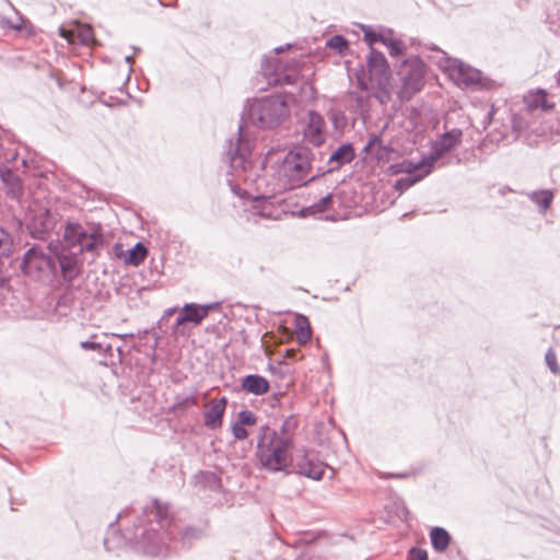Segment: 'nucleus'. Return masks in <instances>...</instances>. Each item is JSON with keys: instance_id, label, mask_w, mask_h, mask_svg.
<instances>
[{"instance_id": "35", "label": "nucleus", "mask_w": 560, "mask_h": 560, "mask_svg": "<svg viewBox=\"0 0 560 560\" xmlns=\"http://www.w3.org/2000/svg\"><path fill=\"white\" fill-rule=\"evenodd\" d=\"M97 337L96 334L91 336L92 340H85L80 342V348L86 351H95L98 354L106 357L112 351L110 345H104L102 342L94 341Z\"/></svg>"}, {"instance_id": "16", "label": "nucleus", "mask_w": 560, "mask_h": 560, "mask_svg": "<svg viewBox=\"0 0 560 560\" xmlns=\"http://www.w3.org/2000/svg\"><path fill=\"white\" fill-rule=\"evenodd\" d=\"M228 399L221 397L212 399L206 405L205 410V425L209 429L215 430L222 425V419L226 409Z\"/></svg>"}, {"instance_id": "24", "label": "nucleus", "mask_w": 560, "mask_h": 560, "mask_svg": "<svg viewBox=\"0 0 560 560\" xmlns=\"http://www.w3.org/2000/svg\"><path fill=\"white\" fill-rule=\"evenodd\" d=\"M299 72H258L256 80L272 85H293L296 82Z\"/></svg>"}, {"instance_id": "3", "label": "nucleus", "mask_w": 560, "mask_h": 560, "mask_svg": "<svg viewBox=\"0 0 560 560\" xmlns=\"http://www.w3.org/2000/svg\"><path fill=\"white\" fill-rule=\"evenodd\" d=\"M292 94H276L255 100L248 109L250 122L262 129L275 128L284 122L293 110Z\"/></svg>"}, {"instance_id": "29", "label": "nucleus", "mask_w": 560, "mask_h": 560, "mask_svg": "<svg viewBox=\"0 0 560 560\" xmlns=\"http://www.w3.org/2000/svg\"><path fill=\"white\" fill-rule=\"evenodd\" d=\"M359 27L363 32L364 42L369 45L370 49L376 43L384 44L388 35H393L392 30H385L384 32H375L371 26L365 24H359Z\"/></svg>"}, {"instance_id": "6", "label": "nucleus", "mask_w": 560, "mask_h": 560, "mask_svg": "<svg viewBox=\"0 0 560 560\" xmlns=\"http://www.w3.org/2000/svg\"><path fill=\"white\" fill-rule=\"evenodd\" d=\"M173 314H175V306L165 311L164 317L159 320L158 330H154L152 334L144 331L145 342L148 343L149 339H152L150 347L154 350L153 359L163 362L168 369H172L175 363L174 347L171 345L175 340V324L167 325L168 319L165 317H170Z\"/></svg>"}, {"instance_id": "1", "label": "nucleus", "mask_w": 560, "mask_h": 560, "mask_svg": "<svg viewBox=\"0 0 560 560\" xmlns=\"http://www.w3.org/2000/svg\"><path fill=\"white\" fill-rule=\"evenodd\" d=\"M173 526L170 505L154 499L142 509L132 525L124 529L121 538L145 555L165 557L170 553V544L174 539Z\"/></svg>"}, {"instance_id": "25", "label": "nucleus", "mask_w": 560, "mask_h": 560, "mask_svg": "<svg viewBox=\"0 0 560 560\" xmlns=\"http://www.w3.org/2000/svg\"><path fill=\"white\" fill-rule=\"evenodd\" d=\"M433 164L430 156L417 163L405 161L401 163L400 171L407 173L408 176H421L422 179L432 172Z\"/></svg>"}, {"instance_id": "54", "label": "nucleus", "mask_w": 560, "mask_h": 560, "mask_svg": "<svg viewBox=\"0 0 560 560\" xmlns=\"http://www.w3.org/2000/svg\"><path fill=\"white\" fill-rule=\"evenodd\" d=\"M104 546H105V549L108 550V551H112L116 548V546H113L112 545V538L110 537H106L104 539Z\"/></svg>"}, {"instance_id": "21", "label": "nucleus", "mask_w": 560, "mask_h": 560, "mask_svg": "<svg viewBox=\"0 0 560 560\" xmlns=\"http://www.w3.org/2000/svg\"><path fill=\"white\" fill-rule=\"evenodd\" d=\"M54 257L56 258V265H59L62 279L72 282L80 273L77 257L72 254H61Z\"/></svg>"}, {"instance_id": "30", "label": "nucleus", "mask_w": 560, "mask_h": 560, "mask_svg": "<svg viewBox=\"0 0 560 560\" xmlns=\"http://www.w3.org/2000/svg\"><path fill=\"white\" fill-rule=\"evenodd\" d=\"M525 102L530 109L540 108L542 110H549L553 108V104L547 101V93L544 90H537L536 92L529 93L525 97Z\"/></svg>"}, {"instance_id": "18", "label": "nucleus", "mask_w": 560, "mask_h": 560, "mask_svg": "<svg viewBox=\"0 0 560 560\" xmlns=\"http://www.w3.org/2000/svg\"><path fill=\"white\" fill-rule=\"evenodd\" d=\"M114 252L115 255L118 258H121L126 265L131 266H139L144 261L148 255V248L141 242L136 243L133 247L126 252L122 249L121 244H115Z\"/></svg>"}, {"instance_id": "15", "label": "nucleus", "mask_w": 560, "mask_h": 560, "mask_svg": "<svg viewBox=\"0 0 560 560\" xmlns=\"http://www.w3.org/2000/svg\"><path fill=\"white\" fill-rule=\"evenodd\" d=\"M431 50L432 54L428 55L427 58L431 65H435L439 70H477L476 68L465 65L459 59L451 58L445 51L438 47H434Z\"/></svg>"}, {"instance_id": "26", "label": "nucleus", "mask_w": 560, "mask_h": 560, "mask_svg": "<svg viewBox=\"0 0 560 560\" xmlns=\"http://www.w3.org/2000/svg\"><path fill=\"white\" fill-rule=\"evenodd\" d=\"M242 388L249 394L262 395L269 390V383L265 377L252 374L242 380Z\"/></svg>"}, {"instance_id": "7", "label": "nucleus", "mask_w": 560, "mask_h": 560, "mask_svg": "<svg viewBox=\"0 0 560 560\" xmlns=\"http://www.w3.org/2000/svg\"><path fill=\"white\" fill-rule=\"evenodd\" d=\"M21 269L23 273L36 281L48 280L56 276V258L39 247L28 248L23 257Z\"/></svg>"}, {"instance_id": "58", "label": "nucleus", "mask_w": 560, "mask_h": 560, "mask_svg": "<svg viewBox=\"0 0 560 560\" xmlns=\"http://www.w3.org/2000/svg\"><path fill=\"white\" fill-rule=\"evenodd\" d=\"M301 317H303V316L301 315V316H299V317L296 318V329H301V328H304V327H305V325H304V324H302V322H301Z\"/></svg>"}, {"instance_id": "2", "label": "nucleus", "mask_w": 560, "mask_h": 560, "mask_svg": "<svg viewBox=\"0 0 560 560\" xmlns=\"http://www.w3.org/2000/svg\"><path fill=\"white\" fill-rule=\"evenodd\" d=\"M293 441L288 434H278L267 425L260 427L256 457L262 468L271 471H287L290 466V451Z\"/></svg>"}, {"instance_id": "52", "label": "nucleus", "mask_w": 560, "mask_h": 560, "mask_svg": "<svg viewBox=\"0 0 560 560\" xmlns=\"http://www.w3.org/2000/svg\"><path fill=\"white\" fill-rule=\"evenodd\" d=\"M291 47H292V44H285L282 46H278L273 49V54L280 55V54L284 52L285 50H289Z\"/></svg>"}, {"instance_id": "41", "label": "nucleus", "mask_w": 560, "mask_h": 560, "mask_svg": "<svg viewBox=\"0 0 560 560\" xmlns=\"http://www.w3.org/2000/svg\"><path fill=\"white\" fill-rule=\"evenodd\" d=\"M302 324L305 325L304 328L296 329V339L300 345H305L311 340L312 331L310 327L308 319L306 317H301Z\"/></svg>"}, {"instance_id": "47", "label": "nucleus", "mask_w": 560, "mask_h": 560, "mask_svg": "<svg viewBox=\"0 0 560 560\" xmlns=\"http://www.w3.org/2000/svg\"><path fill=\"white\" fill-rule=\"evenodd\" d=\"M428 553L423 549L412 548L409 551L408 560H427Z\"/></svg>"}, {"instance_id": "51", "label": "nucleus", "mask_w": 560, "mask_h": 560, "mask_svg": "<svg viewBox=\"0 0 560 560\" xmlns=\"http://www.w3.org/2000/svg\"><path fill=\"white\" fill-rule=\"evenodd\" d=\"M89 234L82 226H81V230L77 233L78 235V241H77V244L75 245H80L82 242H85V240L89 238Z\"/></svg>"}, {"instance_id": "53", "label": "nucleus", "mask_w": 560, "mask_h": 560, "mask_svg": "<svg viewBox=\"0 0 560 560\" xmlns=\"http://www.w3.org/2000/svg\"><path fill=\"white\" fill-rule=\"evenodd\" d=\"M317 537L316 536H313L312 538H301L296 541V545H308L311 542H313Z\"/></svg>"}, {"instance_id": "37", "label": "nucleus", "mask_w": 560, "mask_h": 560, "mask_svg": "<svg viewBox=\"0 0 560 560\" xmlns=\"http://www.w3.org/2000/svg\"><path fill=\"white\" fill-rule=\"evenodd\" d=\"M393 58H400L405 56L406 45L402 40L394 38L392 35H388L385 43L383 44Z\"/></svg>"}, {"instance_id": "36", "label": "nucleus", "mask_w": 560, "mask_h": 560, "mask_svg": "<svg viewBox=\"0 0 560 560\" xmlns=\"http://www.w3.org/2000/svg\"><path fill=\"white\" fill-rule=\"evenodd\" d=\"M326 47L343 56L350 49L349 42L342 35H334L326 40Z\"/></svg>"}, {"instance_id": "27", "label": "nucleus", "mask_w": 560, "mask_h": 560, "mask_svg": "<svg viewBox=\"0 0 560 560\" xmlns=\"http://www.w3.org/2000/svg\"><path fill=\"white\" fill-rule=\"evenodd\" d=\"M284 94H292L294 96L295 101L293 108L299 105H307L316 98V91L308 82H303L296 94L292 91H287Z\"/></svg>"}, {"instance_id": "45", "label": "nucleus", "mask_w": 560, "mask_h": 560, "mask_svg": "<svg viewBox=\"0 0 560 560\" xmlns=\"http://www.w3.org/2000/svg\"><path fill=\"white\" fill-rule=\"evenodd\" d=\"M280 59L275 56H265L261 59V70H279Z\"/></svg>"}, {"instance_id": "56", "label": "nucleus", "mask_w": 560, "mask_h": 560, "mask_svg": "<svg viewBox=\"0 0 560 560\" xmlns=\"http://www.w3.org/2000/svg\"><path fill=\"white\" fill-rule=\"evenodd\" d=\"M295 354H296V350H294V349H288L285 351V358H288V359H293L295 357Z\"/></svg>"}, {"instance_id": "57", "label": "nucleus", "mask_w": 560, "mask_h": 560, "mask_svg": "<svg viewBox=\"0 0 560 560\" xmlns=\"http://www.w3.org/2000/svg\"><path fill=\"white\" fill-rule=\"evenodd\" d=\"M8 26L10 28H13L15 31H21L23 28V25L21 23L14 24V23H8Z\"/></svg>"}, {"instance_id": "61", "label": "nucleus", "mask_w": 560, "mask_h": 560, "mask_svg": "<svg viewBox=\"0 0 560 560\" xmlns=\"http://www.w3.org/2000/svg\"><path fill=\"white\" fill-rule=\"evenodd\" d=\"M267 161H268V162H270V161H271V155H270V154H268V156H267Z\"/></svg>"}, {"instance_id": "39", "label": "nucleus", "mask_w": 560, "mask_h": 560, "mask_svg": "<svg viewBox=\"0 0 560 560\" xmlns=\"http://www.w3.org/2000/svg\"><path fill=\"white\" fill-rule=\"evenodd\" d=\"M13 241L11 235L0 226V258L12 254Z\"/></svg>"}, {"instance_id": "60", "label": "nucleus", "mask_w": 560, "mask_h": 560, "mask_svg": "<svg viewBox=\"0 0 560 560\" xmlns=\"http://www.w3.org/2000/svg\"><path fill=\"white\" fill-rule=\"evenodd\" d=\"M132 72H128L126 80L128 81L130 79ZM135 74H142L143 72H133Z\"/></svg>"}, {"instance_id": "12", "label": "nucleus", "mask_w": 560, "mask_h": 560, "mask_svg": "<svg viewBox=\"0 0 560 560\" xmlns=\"http://www.w3.org/2000/svg\"><path fill=\"white\" fill-rule=\"evenodd\" d=\"M458 88L471 91L492 89L494 83L483 78L481 72H445Z\"/></svg>"}, {"instance_id": "46", "label": "nucleus", "mask_w": 560, "mask_h": 560, "mask_svg": "<svg viewBox=\"0 0 560 560\" xmlns=\"http://www.w3.org/2000/svg\"><path fill=\"white\" fill-rule=\"evenodd\" d=\"M545 361L552 373H555V374L560 373V369L557 364L556 353L551 349L546 353Z\"/></svg>"}, {"instance_id": "14", "label": "nucleus", "mask_w": 560, "mask_h": 560, "mask_svg": "<svg viewBox=\"0 0 560 560\" xmlns=\"http://www.w3.org/2000/svg\"><path fill=\"white\" fill-rule=\"evenodd\" d=\"M59 35L72 45L90 46L94 42L93 27L80 22H77L74 27L71 28L60 27Z\"/></svg>"}, {"instance_id": "8", "label": "nucleus", "mask_w": 560, "mask_h": 560, "mask_svg": "<svg viewBox=\"0 0 560 560\" xmlns=\"http://www.w3.org/2000/svg\"><path fill=\"white\" fill-rule=\"evenodd\" d=\"M389 74L390 72H353L358 86L381 102L389 94Z\"/></svg>"}, {"instance_id": "55", "label": "nucleus", "mask_w": 560, "mask_h": 560, "mask_svg": "<svg viewBox=\"0 0 560 560\" xmlns=\"http://www.w3.org/2000/svg\"><path fill=\"white\" fill-rule=\"evenodd\" d=\"M125 60L129 63V70H133L132 66H133V62H135V57L133 56H126Z\"/></svg>"}, {"instance_id": "19", "label": "nucleus", "mask_w": 560, "mask_h": 560, "mask_svg": "<svg viewBox=\"0 0 560 560\" xmlns=\"http://www.w3.org/2000/svg\"><path fill=\"white\" fill-rule=\"evenodd\" d=\"M0 179L5 187L7 196L11 199L19 200L23 192V185L19 175L15 174L10 167L1 164Z\"/></svg>"}, {"instance_id": "50", "label": "nucleus", "mask_w": 560, "mask_h": 560, "mask_svg": "<svg viewBox=\"0 0 560 560\" xmlns=\"http://www.w3.org/2000/svg\"><path fill=\"white\" fill-rule=\"evenodd\" d=\"M62 72H50V78L55 80L60 90H65V82L60 75Z\"/></svg>"}, {"instance_id": "42", "label": "nucleus", "mask_w": 560, "mask_h": 560, "mask_svg": "<svg viewBox=\"0 0 560 560\" xmlns=\"http://www.w3.org/2000/svg\"><path fill=\"white\" fill-rule=\"evenodd\" d=\"M81 230V224L79 223H68L65 228L63 237L71 245H75L78 241L77 233Z\"/></svg>"}, {"instance_id": "10", "label": "nucleus", "mask_w": 560, "mask_h": 560, "mask_svg": "<svg viewBox=\"0 0 560 560\" xmlns=\"http://www.w3.org/2000/svg\"><path fill=\"white\" fill-rule=\"evenodd\" d=\"M57 224V213L49 209H42L32 214L26 222V229L31 236L37 240H46Z\"/></svg>"}, {"instance_id": "40", "label": "nucleus", "mask_w": 560, "mask_h": 560, "mask_svg": "<svg viewBox=\"0 0 560 560\" xmlns=\"http://www.w3.org/2000/svg\"><path fill=\"white\" fill-rule=\"evenodd\" d=\"M553 195L549 190H542L540 192H535L533 195V200L542 208V210H547L552 201Z\"/></svg>"}, {"instance_id": "9", "label": "nucleus", "mask_w": 560, "mask_h": 560, "mask_svg": "<svg viewBox=\"0 0 560 560\" xmlns=\"http://www.w3.org/2000/svg\"><path fill=\"white\" fill-rule=\"evenodd\" d=\"M291 463L294 464L300 475L314 480H320L326 468V465L316 457L314 452L304 448L296 450L294 455L291 456Z\"/></svg>"}, {"instance_id": "20", "label": "nucleus", "mask_w": 560, "mask_h": 560, "mask_svg": "<svg viewBox=\"0 0 560 560\" xmlns=\"http://www.w3.org/2000/svg\"><path fill=\"white\" fill-rule=\"evenodd\" d=\"M257 424V417L249 410H242L237 415V420L232 425V433L235 440H245L249 435L248 428Z\"/></svg>"}, {"instance_id": "34", "label": "nucleus", "mask_w": 560, "mask_h": 560, "mask_svg": "<svg viewBox=\"0 0 560 560\" xmlns=\"http://www.w3.org/2000/svg\"><path fill=\"white\" fill-rule=\"evenodd\" d=\"M369 70H389V65L385 55L374 48H371L366 57Z\"/></svg>"}, {"instance_id": "49", "label": "nucleus", "mask_w": 560, "mask_h": 560, "mask_svg": "<svg viewBox=\"0 0 560 560\" xmlns=\"http://www.w3.org/2000/svg\"><path fill=\"white\" fill-rule=\"evenodd\" d=\"M378 143H381V139H380V137H378V136H376V135H372V136L370 137V139H369V141H368V143H366V145H365V148H364V150H365L366 152H370V151H372V150L374 149V147H375L376 144H378Z\"/></svg>"}, {"instance_id": "32", "label": "nucleus", "mask_w": 560, "mask_h": 560, "mask_svg": "<svg viewBox=\"0 0 560 560\" xmlns=\"http://www.w3.org/2000/svg\"><path fill=\"white\" fill-rule=\"evenodd\" d=\"M401 80L404 82L402 93L408 94V96L420 91L423 86V78L421 72H407V75L402 77Z\"/></svg>"}, {"instance_id": "38", "label": "nucleus", "mask_w": 560, "mask_h": 560, "mask_svg": "<svg viewBox=\"0 0 560 560\" xmlns=\"http://www.w3.org/2000/svg\"><path fill=\"white\" fill-rule=\"evenodd\" d=\"M332 206V195L328 194L325 197L320 198L318 202L311 205L305 208L304 211L310 214H320L327 210H329Z\"/></svg>"}, {"instance_id": "33", "label": "nucleus", "mask_w": 560, "mask_h": 560, "mask_svg": "<svg viewBox=\"0 0 560 560\" xmlns=\"http://www.w3.org/2000/svg\"><path fill=\"white\" fill-rule=\"evenodd\" d=\"M430 537L433 548L439 552L446 550L451 541L450 534L442 527L433 528Z\"/></svg>"}, {"instance_id": "22", "label": "nucleus", "mask_w": 560, "mask_h": 560, "mask_svg": "<svg viewBox=\"0 0 560 560\" xmlns=\"http://www.w3.org/2000/svg\"><path fill=\"white\" fill-rule=\"evenodd\" d=\"M250 155V147L247 141H244L242 136L238 137L236 148L230 155V164L234 171H245L249 164L248 158Z\"/></svg>"}, {"instance_id": "31", "label": "nucleus", "mask_w": 560, "mask_h": 560, "mask_svg": "<svg viewBox=\"0 0 560 560\" xmlns=\"http://www.w3.org/2000/svg\"><path fill=\"white\" fill-rule=\"evenodd\" d=\"M104 241L105 240H104V235L102 232V228L100 224H97L96 226H94L91 230V232L89 234V238L85 240V242H82L79 246H80L81 250L94 252L100 246L104 245Z\"/></svg>"}, {"instance_id": "48", "label": "nucleus", "mask_w": 560, "mask_h": 560, "mask_svg": "<svg viewBox=\"0 0 560 560\" xmlns=\"http://www.w3.org/2000/svg\"><path fill=\"white\" fill-rule=\"evenodd\" d=\"M202 478L210 483L212 489H217L220 487V479L213 472H205L202 474Z\"/></svg>"}, {"instance_id": "13", "label": "nucleus", "mask_w": 560, "mask_h": 560, "mask_svg": "<svg viewBox=\"0 0 560 560\" xmlns=\"http://www.w3.org/2000/svg\"><path fill=\"white\" fill-rule=\"evenodd\" d=\"M304 138L310 143L318 147L326 140L325 120L323 116L313 109L307 110V120L303 130Z\"/></svg>"}, {"instance_id": "28", "label": "nucleus", "mask_w": 560, "mask_h": 560, "mask_svg": "<svg viewBox=\"0 0 560 560\" xmlns=\"http://www.w3.org/2000/svg\"><path fill=\"white\" fill-rule=\"evenodd\" d=\"M253 220L256 222V217L266 218V219H278L277 215L273 214V206L272 202L268 198H257L255 205L253 206V210L250 211Z\"/></svg>"}, {"instance_id": "4", "label": "nucleus", "mask_w": 560, "mask_h": 560, "mask_svg": "<svg viewBox=\"0 0 560 560\" xmlns=\"http://www.w3.org/2000/svg\"><path fill=\"white\" fill-rule=\"evenodd\" d=\"M129 409L140 417H154L158 422H166L167 427L172 429L175 416V394L173 390L166 394L143 389L139 395L130 398Z\"/></svg>"}, {"instance_id": "59", "label": "nucleus", "mask_w": 560, "mask_h": 560, "mask_svg": "<svg viewBox=\"0 0 560 560\" xmlns=\"http://www.w3.org/2000/svg\"><path fill=\"white\" fill-rule=\"evenodd\" d=\"M121 517H124V513H119V514L117 515V517H116L115 522L110 523V525H109V526H110V527H113V526H114V524H115L119 518H121Z\"/></svg>"}, {"instance_id": "44", "label": "nucleus", "mask_w": 560, "mask_h": 560, "mask_svg": "<svg viewBox=\"0 0 560 560\" xmlns=\"http://www.w3.org/2000/svg\"><path fill=\"white\" fill-rule=\"evenodd\" d=\"M419 180H421V176H406V177L399 178L396 182L395 188L398 191L402 192V191L407 190L408 188H410L416 183H418Z\"/></svg>"}, {"instance_id": "17", "label": "nucleus", "mask_w": 560, "mask_h": 560, "mask_svg": "<svg viewBox=\"0 0 560 560\" xmlns=\"http://www.w3.org/2000/svg\"><path fill=\"white\" fill-rule=\"evenodd\" d=\"M213 307V304L199 305L194 303L185 304L177 316V326L191 323L198 325L201 320L207 317L209 311Z\"/></svg>"}, {"instance_id": "5", "label": "nucleus", "mask_w": 560, "mask_h": 560, "mask_svg": "<svg viewBox=\"0 0 560 560\" xmlns=\"http://www.w3.org/2000/svg\"><path fill=\"white\" fill-rule=\"evenodd\" d=\"M313 152L307 148H298L289 151L282 159L278 176L283 186L288 188L300 187L315 177L310 176L312 171Z\"/></svg>"}, {"instance_id": "43", "label": "nucleus", "mask_w": 560, "mask_h": 560, "mask_svg": "<svg viewBox=\"0 0 560 560\" xmlns=\"http://www.w3.org/2000/svg\"><path fill=\"white\" fill-rule=\"evenodd\" d=\"M401 66L409 68V70H424L427 67L423 59L419 56H410L404 59Z\"/></svg>"}, {"instance_id": "23", "label": "nucleus", "mask_w": 560, "mask_h": 560, "mask_svg": "<svg viewBox=\"0 0 560 560\" xmlns=\"http://www.w3.org/2000/svg\"><path fill=\"white\" fill-rule=\"evenodd\" d=\"M355 158L354 149L350 143L341 144L328 159V172L339 170L341 166L350 163Z\"/></svg>"}, {"instance_id": "11", "label": "nucleus", "mask_w": 560, "mask_h": 560, "mask_svg": "<svg viewBox=\"0 0 560 560\" xmlns=\"http://www.w3.org/2000/svg\"><path fill=\"white\" fill-rule=\"evenodd\" d=\"M463 138V131L460 129L454 128L450 131L443 133L439 139H436L431 148L430 160L435 163L438 160L443 158L445 154L452 152L456 149Z\"/></svg>"}]
</instances>
